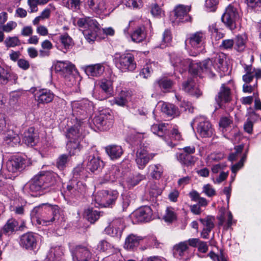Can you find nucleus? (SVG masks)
<instances>
[{"label":"nucleus","instance_id":"f257e3e1","mask_svg":"<svg viewBox=\"0 0 261 261\" xmlns=\"http://www.w3.org/2000/svg\"><path fill=\"white\" fill-rule=\"evenodd\" d=\"M224 55L216 56L213 60L210 59L202 62H193L189 59H181L180 57L173 55L171 61L173 66L179 72L186 71L188 68L189 72L194 75L202 76V74L207 75L210 78H213L216 72L223 71Z\"/></svg>","mask_w":261,"mask_h":261},{"label":"nucleus","instance_id":"f03ea898","mask_svg":"<svg viewBox=\"0 0 261 261\" xmlns=\"http://www.w3.org/2000/svg\"><path fill=\"white\" fill-rule=\"evenodd\" d=\"M42 206H45L48 213H42L40 217L38 213L41 210V206L34 207L31 213V216L32 219H35L37 224L47 226L49 225L56 221L60 219L63 220L64 212L57 205H51L49 204H43Z\"/></svg>","mask_w":261,"mask_h":261},{"label":"nucleus","instance_id":"7ed1b4c3","mask_svg":"<svg viewBox=\"0 0 261 261\" xmlns=\"http://www.w3.org/2000/svg\"><path fill=\"white\" fill-rule=\"evenodd\" d=\"M76 24L86 40L89 43L93 42L99 30V25L97 22L89 17H85L79 18Z\"/></svg>","mask_w":261,"mask_h":261},{"label":"nucleus","instance_id":"20e7f679","mask_svg":"<svg viewBox=\"0 0 261 261\" xmlns=\"http://www.w3.org/2000/svg\"><path fill=\"white\" fill-rule=\"evenodd\" d=\"M25 168V160L21 157L13 156L6 163L3 175L6 179H14Z\"/></svg>","mask_w":261,"mask_h":261},{"label":"nucleus","instance_id":"39448f33","mask_svg":"<svg viewBox=\"0 0 261 261\" xmlns=\"http://www.w3.org/2000/svg\"><path fill=\"white\" fill-rule=\"evenodd\" d=\"M205 39V33L202 31L191 33L188 36L185 40L186 46L188 48L191 47L195 50L194 51L192 50L189 51L190 56H196L199 54L197 49L203 45Z\"/></svg>","mask_w":261,"mask_h":261},{"label":"nucleus","instance_id":"423d86ee","mask_svg":"<svg viewBox=\"0 0 261 261\" xmlns=\"http://www.w3.org/2000/svg\"><path fill=\"white\" fill-rule=\"evenodd\" d=\"M114 62L116 67L122 72L132 71L136 67L134 56L129 53L121 55L116 54Z\"/></svg>","mask_w":261,"mask_h":261},{"label":"nucleus","instance_id":"0eeeda50","mask_svg":"<svg viewBox=\"0 0 261 261\" xmlns=\"http://www.w3.org/2000/svg\"><path fill=\"white\" fill-rule=\"evenodd\" d=\"M195 124L197 125V132L201 137L208 138L213 135L214 129L212 124L205 117L200 116L195 117L191 123L193 129Z\"/></svg>","mask_w":261,"mask_h":261},{"label":"nucleus","instance_id":"6e6552de","mask_svg":"<svg viewBox=\"0 0 261 261\" xmlns=\"http://www.w3.org/2000/svg\"><path fill=\"white\" fill-rule=\"evenodd\" d=\"M114 116L109 110L102 111L93 119V124L101 130L109 129L113 125Z\"/></svg>","mask_w":261,"mask_h":261},{"label":"nucleus","instance_id":"1a4fd4ad","mask_svg":"<svg viewBox=\"0 0 261 261\" xmlns=\"http://www.w3.org/2000/svg\"><path fill=\"white\" fill-rule=\"evenodd\" d=\"M240 17L237 9L232 5H229L222 16V20L230 30L236 28L237 23L239 21Z\"/></svg>","mask_w":261,"mask_h":261},{"label":"nucleus","instance_id":"9d476101","mask_svg":"<svg viewBox=\"0 0 261 261\" xmlns=\"http://www.w3.org/2000/svg\"><path fill=\"white\" fill-rule=\"evenodd\" d=\"M124 228L123 219L121 218H115L105 228V231L108 235L119 239L121 237Z\"/></svg>","mask_w":261,"mask_h":261},{"label":"nucleus","instance_id":"9b49d317","mask_svg":"<svg viewBox=\"0 0 261 261\" xmlns=\"http://www.w3.org/2000/svg\"><path fill=\"white\" fill-rule=\"evenodd\" d=\"M71 105L73 115L79 117L80 119H83L80 118V115L86 116L93 108L92 103L87 99L74 101Z\"/></svg>","mask_w":261,"mask_h":261},{"label":"nucleus","instance_id":"f8f14e48","mask_svg":"<svg viewBox=\"0 0 261 261\" xmlns=\"http://www.w3.org/2000/svg\"><path fill=\"white\" fill-rule=\"evenodd\" d=\"M73 261H91L92 254L85 246L76 245L72 249Z\"/></svg>","mask_w":261,"mask_h":261},{"label":"nucleus","instance_id":"ddd939ff","mask_svg":"<svg viewBox=\"0 0 261 261\" xmlns=\"http://www.w3.org/2000/svg\"><path fill=\"white\" fill-rule=\"evenodd\" d=\"M118 193L117 191H103L96 196V200L99 201V205L109 206L117 199Z\"/></svg>","mask_w":261,"mask_h":261},{"label":"nucleus","instance_id":"4468645a","mask_svg":"<svg viewBox=\"0 0 261 261\" xmlns=\"http://www.w3.org/2000/svg\"><path fill=\"white\" fill-rule=\"evenodd\" d=\"M132 216L136 222H148L152 219V211L150 207L144 206L136 210Z\"/></svg>","mask_w":261,"mask_h":261},{"label":"nucleus","instance_id":"2eb2a0df","mask_svg":"<svg viewBox=\"0 0 261 261\" xmlns=\"http://www.w3.org/2000/svg\"><path fill=\"white\" fill-rule=\"evenodd\" d=\"M190 7L179 5L177 6L174 10V18H171L172 22L174 23H179L188 21L190 17L188 14L190 10Z\"/></svg>","mask_w":261,"mask_h":261},{"label":"nucleus","instance_id":"dca6fc26","mask_svg":"<svg viewBox=\"0 0 261 261\" xmlns=\"http://www.w3.org/2000/svg\"><path fill=\"white\" fill-rule=\"evenodd\" d=\"M37 242V236L32 232H28L20 237L19 244L25 249L32 250L36 248Z\"/></svg>","mask_w":261,"mask_h":261},{"label":"nucleus","instance_id":"f3484780","mask_svg":"<svg viewBox=\"0 0 261 261\" xmlns=\"http://www.w3.org/2000/svg\"><path fill=\"white\" fill-rule=\"evenodd\" d=\"M74 68V65L68 62L60 61L55 66V69L57 71L67 73V75H65V77L66 81L68 80L71 82V85H73L75 82L74 78L71 74Z\"/></svg>","mask_w":261,"mask_h":261},{"label":"nucleus","instance_id":"a211bd4d","mask_svg":"<svg viewBox=\"0 0 261 261\" xmlns=\"http://www.w3.org/2000/svg\"><path fill=\"white\" fill-rule=\"evenodd\" d=\"M116 76L112 71H110L109 76L107 79H105L101 80L100 87L102 90L106 94V97L108 98L113 96V82L116 80Z\"/></svg>","mask_w":261,"mask_h":261},{"label":"nucleus","instance_id":"6ab92c4d","mask_svg":"<svg viewBox=\"0 0 261 261\" xmlns=\"http://www.w3.org/2000/svg\"><path fill=\"white\" fill-rule=\"evenodd\" d=\"M34 96L38 105H44L51 102L55 95L50 90L42 89L37 91Z\"/></svg>","mask_w":261,"mask_h":261},{"label":"nucleus","instance_id":"aec40b11","mask_svg":"<svg viewBox=\"0 0 261 261\" xmlns=\"http://www.w3.org/2000/svg\"><path fill=\"white\" fill-rule=\"evenodd\" d=\"M155 154L154 153H148L147 151L142 148L138 149L136 152V162L140 169H143L149 162L152 160Z\"/></svg>","mask_w":261,"mask_h":261},{"label":"nucleus","instance_id":"412c9836","mask_svg":"<svg viewBox=\"0 0 261 261\" xmlns=\"http://www.w3.org/2000/svg\"><path fill=\"white\" fill-rule=\"evenodd\" d=\"M86 186L82 181L73 179L71 180L67 186V192L72 196H79L85 192Z\"/></svg>","mask_w":261,"mask_h":261},{"label":"nucleus","instance_id":"4be33fe9","mask_svg":"<svg viewBox=\"0 0 261 261\" xmlns=\"http://www.w3.org/2000/svg\"><path fill=\"white\" fill-rule=\"evenodd\" d=\"M215 100L219 108L221 107L223 103L228 102L231 100V94L230 89L225 86L224 84L221 85L218 95L215 97Z\"/></svg>","mask_w":261,"mask_h":261},{"label":"nucleus","instance_id":"5701e85b","mask_svg":"<svg viewBox=\"0 0 261 261\" xmlns=\"http://www.w3.org/2000/svg\"><path fill=\"white\" fill-rule=\"evenodd\" d=\"M130 97L129 91L123 89L118 93L117 97L110 100L109 102L111 105H117L119 107H125L127 106Z\"/></svg>","mask_w":261,"mask_h":261},{"label":"nucleus","instance_id":"b1692460","mask_svg":"<svg viewBox=\"0 0 261 261\" xmlns=\"http://www.w3.org/2000/svg\"><path fill=\"white\" fill-rule=\"evenodd\" d=\"M82 69L87 75L93 77L100 76L105 71V67L100 63L84 66Z\"/></svg>","mask_w":261,"mask_h":261},{"label":"nucleus","instance_id":"393cba45","mask_svg":"<svg viewBox=\"0 0 261 261\" xmlns=\"http://www.w3.org/2000/svg\"><path fill=\"white\" fill-rule=\"evenodd\" d=\"M121 172L119 166L112 165L109 167L103 176L105 182H114L120 177Z\"/></svg>","mask_w":261,"mask_h":261},{"label":"nucleus","instance_id":"a878e982","mask_svg":"<svg viewBox=\"0 0 261 261\" xmlns=\"http://www.w3.org/2000/svg\"><path fill=\"white\" fill-rule=\"evenodd\" d=\"M105 151L112 160H115L120 158L123 153L122 147L118 145L112 144L107 146Z\"/></svg>","mask_w":261,"mask_h":261},{"label":"nucleus","instance_id":"bb28decb","mask_svg":"<svg viewBox=\"0 0 261 261\" xmlns=\"http://www.w3.org/2000/svg\"><path fill=\"white\" fill-rule=\"evenodd\" d=\"M184 91L189 94L198 97L201 95V92L198 89L195 82L192 79H189L182 84Z\"/></svg>","mask_w":261,"mask_h":261},{"label":"nucleus","instance_id":"cd10ccee","mask_svg":"<svg viewBox=\"0 0 261 261\" xmlns=\"http://www.w3.org/2000/svg\"><path fill=\"white\" fill-rule=\"evenodd\" d=\"M38 139V135L35 133L34 127H30L24 133L23 141L28 146H34Z\"/></svg>","mask_w":261,"mask_h":261},{"label":"nucleus","instance_id":"c85d7f7f","mask_svg":"<svg viewBox=\"0 0 261 261\" xmlns=\"http://www.w3.org/2000/svg\"><path fill=\"white\" fill-rule=\"evenodd\" d=\"M87 5L93 11L99 13L107 9L105 0H88Z\"/></svg>","mask_w":261,"mask_h":261},{"label":"nucleus","instance_id":"c756f323","mask_svg":"<svg viewBox=\"0 0 261 261\" xmlns=\"http://www.w3.org/2000/svg\"><path fill=\"white\" fill-rule=\"evenodd\" d=\"M103 166V162L98 156L89 155L87 163V168L91 172L101 169Z\"/></svg>","mask_w":261,"mask_h":261},{"label":"nucleus","instance_id":"7c9ffc66","mask_svg":"<svg viewBox=\"0 0 261 261\" xmlns=\"http://www.w3.org/2000/svg\"><path fill=\"white\" fill-rule=\"evenodd\" d=\"M38 175L43 185V189L53 185L56 182V175L52 173L43 172Z\"/></svg>","mask_w":261,"mask_h":261},{"label":"nucleus","instance_id":"2f4dec72","mask_svg":"<svg viewBox=\"0 0 261 261\" xmlns=\"http://www.w3.org/2000/svg\"><path fill=\"white\" fill-rule=\"evenodd\" d=\"M145 178V176L140 173L133 174L129 173L125 178V181L129 188L134 187L138 185L140 181Z\"/></svg>","mask_w":261,"mask_h":261},{"label":"nucleus","instance_id":"473e14b6","mask_svg":"<svg viewBox=\"0 0 261 261\" xmlns=\"http://www.w3.org/2000/svg\"><path fill=\"white\" fill-rule=\"evenodd\" d=\"M142 240L141 237L130 234L125 239L124 247L128 250H133L139 245L140 241Z\"/></svg>","mask_w":261,"mask_h":261},{"label":"nucleus","instance_id":"72a5a7b5","mask_svg":"<svg viewBox=\"0 0 261 261\" xmlns=\"http://www.w3.org/2000/svg\"><path fill=\"white\" fill-rule=\"evenodd\" d=\"M18 223L14 219H9L3 227V233L6 235H10L18 230Z\"/></svg>","mask_w":261,"mask_h":261},{"label":"nucleus","instance_id":"f704fd0d","mask_svg":"<svg viewBox=\"0 0 261 261\" xmlns=\"http://www.w3.org/2000/svg\"><path fill=\"white\" fill-rule=\"evenodd\" d=\"M131 38L133 41L139 43L143 41L146 38L145 29L144 26L136 28L131 34Z\"/></svg>","mask_w":261,"mask_h":261},{"label":"nucleus","instance_id":"c9c22d12","mask_svg":"<svg viewBox=\"0 0 261 261\" xmlns=\"http://www.w3.org/2000/svg\"><path fill=\"white\" fill-rule=\"evenodd\" d=\"M168 124L167 123L153 124L151 126V132L159 137H163L167 133Z\"/></svg>","mask_w":261,"mask_h":261},{"label":"nucleus","instance_id":"e433bc0d","mask_svg":"<svg viewBox=\"0 0 261 261\" xmlns=\"http://www.w3.org/2000/svg\"><path fill=\"white\" fill-rule=\"evenodd\" d=\"M161 110L162 112L169 116H177L179 115L178 109L171 103L163 102L161 105Z\"/></svg>","mask_w":261,"mask_h":261},{"label":"nucleus","instance_id":"4c0bfd02","mask_svg":"<svg viewBox=\"0 0 261 261\" xmlns=\"http://www.w3.org/2000/svg\"><path fill=\"white\" fill-rule=\"evenodd\" d=\"M177 160L186 167L193 166L195 164L194 157L185 153H178L176 155Z\"/></svg>","mask_w":261,"mask_h":261},{"label":"nucleus","instance_id":"58836bf2","mask_svg":"<svg viewBox=\"0 0 261 261\" xmlns=\"http://www.w3.org/2000/svg\"><path fill=\"white\" fill-rule=\"evenodd\" d=\"M12 77H13L14 81L17 79V76L15 74L11 73L9 70L0 66V84H7L11 80Z\"/></svg>","mask_w":261,"mask_h":261},{"label":"nucleus","instance_id":"ea45409f","mask_svg":"<svg viewBox=\"0 0 261 261\" xmlns=\"http://www.w3.org/2000/svg\"><path fill=\"white\" fill-rule=\"evenodd\" d=\"M63 254V249L60 246L51 247L47 254V257L51 261L59 259Z\"/></svg>","mask_w":261,"mask_h":261},{"label":"nucleus","instance_id":"a19ab883","mask_svg":"<svg viewBox=\"0 0 261 261\" xmlns=\"http://www.w3.org/2000/svg\"><path fill=\"white\" fill-rule=\"evenodd\" d=\"M151 176L154 179H159L163 172V168L160 164H152L148 167Z\"/></svg>","mask_w":261,"mask_h":261},{"label":"nucleus","instance_id":"79ce46f5","mask_svg":"<svg viewBox=\"0 0 261 261\" xmlns=\"http://www.w3.org/2000/svg\"><path fill=\"white\" fill-rule=\"evenodd\" d=\"M5 140L8 144L12 146L19 143L20 141L19 137L17 133L13 130H8L5 137Z\"/></svg>","mask_w":261,"mask_h":261},{"label":"nucleus","instance_id":"37998d69","mask_svg":"<svg viewBox=\"0 0 261 261\" xmlns=\"http://www.w3.org/2000/svg\"><path fill=\"white\" fill-rule=\"evenodd\" d=\"M81 140H69L67 143V148L71 154H75L81 150L82 146L80 145Z\"/></svg>","mask_w":261,"mask_h":261},{"label":"nucleus","instance_id":"c03bdc74","mask_svg":"<svg viewBox=\"0 0 261 261\" xmlns=\"http://www.w3.org/2000/svg\"><path fill=\"white\" fill-rule=\"evenodd\" d=\"M29 189L32 192H37L43 188V185L41 182L38 175L34 176L29 183Z\"/></svg>","mask_w":261,"mask_h":261},{"label":"nucleus","instance_id":"a18cd8bd","mask_svg":"<svg viewBox=\"0 0 261 261\" xmlns=\"http://www.w3.org/2000/svg\"><path fill=\"white\" fill-rule=\"evenodd\" d=\"M87 219L91 223H94L100 217V212L93 208H88L85 211Z\"/></svg>","mask_w":261,"mask_h":261},{"label":"nucleus","instance_id":"49530a36","mask_svg":"<svg viewBox=\"0 0 261 261\" xmlns=\"http://www.w3.org/2000/svg\"><path fill=\"white\" fill-rule=\"evenodd\" d=\"M42 49L39 50V55L41 57L48 56L50 54V50L53 48V45L50 41L45 40L41 43Z\"/></svg>","mask_w":261,"mask_h":261},{"label":"nucleus","instance_id":"de8ad7c7","mask_svg":"<svg viewBox=\"0 0 261 261\" xmlns=\"http://www.w3.org/2000/svg\"><path fill=\"white\" fill-rule=\"evenodd\" d=\"M66 137L69 140H82V136L80 134L79 129L77 128L72 127L70 128L67 132Z\"/></svg>","mask_w":261,"mask_h":261},{"label":"nucleus","instance_id":"09e8293b","mask_svg":"<svg viewBox=\"0 0 261 261\" xmlns=\"http://www.w3.org/2000/svg\"><path fill=\"white\" fill-rule=\"evenodd\" d=\"M174 249L176 253L179 256L182 257L184 255L185 252L188 249L187 242L184 241L180 242L174 246Z\"/></svg>","mask_w":261,"mask_h":261},{"label":"nucleus","instance_id":"8fccbe9b","mask_svg":"<svg viewBox=\"0 0 261 261\" xmlns=\"http://www.w3.org/2000/svg\"><path fill=\"white\" fill-rule=\"evenodd\" d=\"M123 3L127 7L139 9L143 6V0H123Z\"/></svg>","mask_w":261,"mask_h":261},{"label":"nucleus","instance_id":"3c124183","mask_svg":"<svg viewBox=\"0 0 261 261\" xmlns=\"http://www.w3.org/2000/svg\"><path fill=\"white\" fill-rule=\"evenodd\" d=\"M7 47H14L20 45V41L16 36L9 37L4 41Z\"/></svg>","mask_w":261,"mask_h":261},{"label":"nucleus","instance_id":"603ef678","mask_svg":"<svg viewBox=\"0 0 261 261\" xmlns=\"http://www.w3.org/2000/svg\"><path fill=\"white\" fill-rule=\"evenodd\" d=\"M155 84L162 89L167 90L171 88L173 82L170 79L163 78L157 81Z\"/></svg>","mask_w":261,"mask_h":261},{"label":"nucleus","instance_id":"864d4df0","mask_svg":"<svg viewBox=\"0 0 261 261\" xmlns=\"http://www.w3.org/2000/svg\"><path fill=\"white\" fill-rule=\"evenodd\" d=\"M13 187L10 184H7L4 180H3L0 176V191L6 195H9V192L12 193Z\"/></svg>","mask_w":261,"mask_h":261},{"label":"nucleus","instance_id":"5fc2aeb1","mask_svg":"<svg viewBox=\"0 0 261 261\" xmlns=\"http://www.w3.org/2000/svg\"><path fill=\"white\" fill-rule=\"evenodd\" d=\"M60 40L66 50L72 45V39L67 33L61 35Z\"/></svg>","mask_w":261,"mask_h":261},{"label":"nucleus","instance_id":"6e6d98bb","mask_svg":"<svg viewBox=\"0 0 261 261\" xmlns=\"http://www.w3.org/2000/svg\"><path fill=\"white\" fill-rule=\"evenodd\" d=\"M68 161L69 155L65 154L60 155L56 163L57 167L60 170H63Z\"/></svg>","mask_w":261,"mask_h":261},{"label":"nucleus","instance_id":"4d7b16f0","mask_svg":"<svg viewBox=\"0 0 261 261\" xmlns=\"http://www.w3.org/2000/svg\"><path fill=\"white\" fill-rule=\"evenodd\" d=\"M164 219L167 222H172L176 219V215L173 209L171 207H168L166 210V213L164 216Z\"/></svg>","mask_w":261,"mask_h":261},{"label":"nucleus","instance_id":"13d9d810","mask_svg":"<svg viewBox=\"0 0 261 261\" xmlns=\"http://www.w3.org/2000/svg\"><path fill=\"white\" fill-rule=\"evenodd\" d=\"M248 8L258 10L261 7V0H245Z\"/></svg>","mask_w":261,"mask_h":261},{"label":"nucleus","instance_id":"bf43d9fd","mask_svg":"<svg viewBox=\"0 0 261 261\" xmlns=\"http://www.w3.org/2000/svg\"><path fill=\"white\" fill-rule=\"evenodd\" d=\"M214 218L212 217H207L205 219H200V221L203 224L204 228L212 229L214 226Z\"/></svg>","mask_w":261,"mask_h":261},{"label":"nucleus","instance_id":"052dcab7","mask_svg":"<svg viewBox=\"0 0 261 261\" xmlns=\"http://www.w3.org/2000/svg\"><path fill=\"white\" fill-rule=\"evenodd\" d=\"M208 255L213 261H227V259L222 252L220 254H218L213 251H211Z\"/></svg>","mask_w":261,"mask_h":261},{"label":"nucleus","instance_id":"680f3d73","mask_svg":"<svg viewBox=\"0 0 261 261\" xmlns=\"http://www.w3.org/2000/svg\"><path fill=\"white\" fill-rule=\"evenodd\" d=\"M81 3V0H68L66 6L69 9L75 11L80 8Z\"/></svg>","mask_w":261,"mask_h":261},{"label":"nucleus","instance_id":"e2e57ef3","mask_svg":"<svg viewBox=\"0 0 261 261\" xmlns=\"http://www.w3.org/2000/svg\"><path fill=\"white\" fill-rule=\"evenodd\" d=\"M113 248L112 245L106 240L100 241L97 245V249L101 251H106Z\"/></svg>","mask_w":261,"mask_h":261},{"label":"nucleus","instance_id":"0e129e2a","mask_svg":"<svg viewBox=\"0 0 261 261\" xmlns=\"http://www.w3.org/2000/svg\"><path fill=\"white\" fill-rule=\"evenodd\" d=\"M202 192L208 197H212L216 195L215 189L210 184H206L203 186Z\"/></svg>","mask_w":261,"mask_h":261},{"label":"nucleus","instance_id":"69168bd1","mask_svg":"<svg viewBox=\"0 0 261 261\" xmlns=\"http://www.w3.org/2000/svg\"><path fill=\"white\" fill-rule=\"evenodd\" d=\"M17 25V24L15 21H10L7 24L3 25L2 29L3 32L9 33L15 29Z\"/></svg>","mask_w":261,"mask_h":261},{"label":"nucleus","instance_id":"338daca9","mask_svg":"<svg viewBox=\"0 0 261 261\" xmlns=\"http://www.w3.org/2000/svg\"><path fill=\"white\" fill-rule=\"evenodd\" d=\"M28 5L30 8V13L36 12L38 11V5H40L39 0H28Z\"/></svg>","mask_w":261,"mask_h":261},{"label":"nucleus","instance_id":"774afa93","mask_svg":"<svg viewBox=\"0 0 261 261\" xmlns=\"http://www.w3.org/2000/svg\"><path fill=\"white\" fill-rule=\"evenodd\" d=\"M245 41L241 36H237L236 39V48L238 51H241L245 48Z\"/></svg>","mask_w":261,"mask_h":261}]
</instances>
